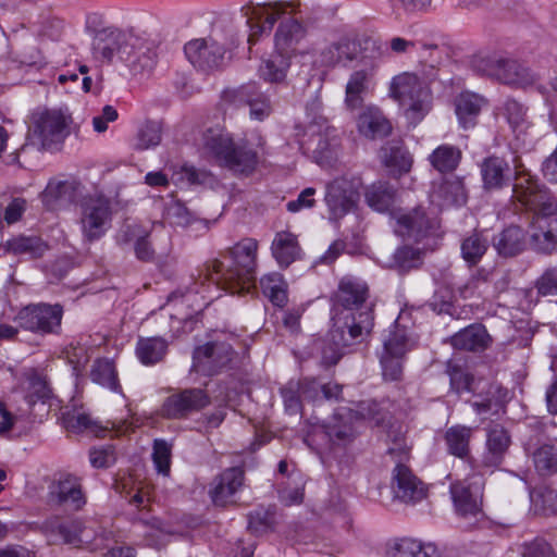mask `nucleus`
<instances>
[{
    "label": "nucleus",
    "instance_id": "f3484780",
    "mask_svg": "<svg viewBox=\"0 0 557 557\" xmlns=\"http://www.w3.org/2000/svg\"><path fill=\"white\" fill-rule=\"evenodd\" d=\"M394 219V231L405 240L420 242L438 227L437 220L429 218L421 208L396 213Z\"/></svg>",
    "mask_w": 557,
    "mask_h": 557
},
{
    "label": "nucleus",
    "instance_id": "f257e3e1",
    "mask_svg": "<svg viewBox=\"0 0 557 557\" xmlns=\"http://www.w3.org/2000/svg\"><path fill=\"white\" fill-rule=\"evenodd\" d=\"M515 168L512 197L533 212L528 231L529 247L539 253L550 255L557 250V201L521 165Z\"/></svg>",
    "mask_w": 557,
    "mask_h": 557
},
{
    "label": "nucleus",
    "instance_id": "bb28decb",
    "mask_svg": "<svg viewBox=\"0 0 557 557\" xmlns=\"http://www.w3.org/2000/svg\"><path fill=\"white\" fill-rule=\"evenodd\" d=\"M308 133L317 137L313 152L319 159H327L338 147L339 137L337 129L330 125L327 120L319 116L308 126Z\"/></svg>",
    "mask_w": 557,
    "mask_h": 557
},
{
    "label": "nucleus",
    "instance_id": "774afa93",
    "mask_svg": "<svg viewBox=\"0 0 557 557\" xmlns=\"http://www.w3.org/2000/svg\"><path fill=\"white\" fill-rule=\"evenodd\" d=\"M28 384L29 395L27 398L29 404H34L37 399L48 397L49 391L46 381L40 375L35 372L29 374Z\"/></svg>",
    "mask_w": 557,
    "mask_h": 557
},
{
    "label": "nucleus",
    "instance_id": "3c124183",
    "mask_svg": "<svg viewBox=\"0 0 557 557\" xmlns=\"http://www.w3.org/2000/svg\"><path fill=\"white\" fill-rule=\"evenodd\" d=\"M150 230L146 226L132 222L124 223L116 234V243L121 247L134 246L144 237H149Z\"/></svg>",
    "mask_w": 557,
    "mask_h": 557
},
{
    "label": "nucleus",
    "instance_id": "7ed1b4c3",
    "mask_svg": "<svg viewBox=\"0 0 557 557\" xmlns=\"http://www.w3.org/2000/svg\"><path fill=\"white\" fill-rule=\"evenodd\" d=\"M205 154L234 173L249 174L258 162L257 153L244 141H234L232 135L220 126L207 128L199 141Z\"/></svg>",
    "mask_w": 557,
    "mask_h": 557
},
{
    "label": "nucleus",
    "instance_id": "a18cd8bd",
    "mask_svg": "<svg viewBox=\"0 0 557 557\" xmlns=\"http://www.w3.org/2000/svg\"><path fill=\"white\" fill-rule=\"evenodd\" d=\"M461 159V151L450 145L438 146L429 157L434 169L441 173L454 171Z\"/></svg>",
    "mask_w": 557,
    "mask_h": 557
},
{
    "label": "nucleus",
    "instance_id": "cd10ccee",
    "mask_svg": "<svg viewBox=\"0 0 557 557\" xmlns=\"http://www.w3.org/2000/svg\"><path fill=\"white\" fill-rule=\"evenodd\" d=\"M382 163L393 176H400L411 170L413 159L400 143L385 144L380 153Z\"/></svg>",
    "mask_w": 557,
    "mask_h": 557
},
{
    "label": "nucleus",
    "instance_id": "7c9ffc66",
    "mask_svg": "<svg viewBox=\"0 0 557 557\" xmlns=\"http://www.w3.org/2000/svg\"><path fill=\"white\" fill-rule=\"evenodd\" d=\"M435 548L411 537L396 539L388 543L387 557H433Z\"/></svg>",
    "mask_w": 557,
    "mask_h": 557
},
{
    "label": "nucleus",
    "instance_id": "0e129e2a",
    "mask_svg": "<svg viewBox=\"0 0 557 557\" xmlns=\"http://www.w3.org/2000/svg\"><path fill=\"white\" fill-rule=\"evenodd\" d=\"M260 290L263 296L267 297L273 307L278 306L277 293H278V275L276 273L265 274L260 278Z\"/></svg>",
    "mask_w": 557,
    "mask_h": 557
},
{
    "label": "nucleus",
    "instance_id": "0eeeda50",
    "mask_svg": "<svg viewBox=\"0 0 557 557\" xmlns=\"http://www.w3.org/2000/svg\"><path fill=\"white\" fill-rule=\"evenodd\" d=\"M72 116L61 110H46L32 116L26 144L39 150L51 149L64 141L70 135Z\"/></svg>",
    "mask_w": 557,
    "mask_h": 557
},
{
    "label": "nucleus",
    "instance_id": "5fc2aeb1",
    "mask_svg": "<svg viewBox=\"0 0 557 557\" xmlns=\"http://www.w3.org/2000/svg\"><path fill=\"white\" fill-rule=\"evenodd\" d=\"M358 420H364L375 425H381L386 418V412L374 400H364L357 405V408L350 410Z\"/></svg>",
    "mask_w": 557,
    "mask_h": 557
},
{
    "label": "nucleus",
    "instance_id": "6e6552de",
    "mask_svg": "<svg viewBox=\"0 0 557 557\" xmlns=\"http://www.w3.org/2000/svg\"><path fill=\"white\" fill-rule=\"evenodd\" d=\"M471 66L481 75L513 87L527 88L537 81L536 75L530 69L516 60L498 54L475 55L471 61Z\"/></svg>",
    "mask_w": 557,
    "mask_h": 557
},
{
    "label": "nucleus",
    "instance_id": "338daca9",
    "mask_svg": "<svg viewBox=\"0 0 557 557\" xmlns=\"http://www.w3.org/2000/svg\"><path fill=\"white\" fill-rule=\"evenodd\" d=\"M166 218L174 224L186 226L190 223L191 216L188 209L181 202L175 201L166 207Z\"/></svg>",
    "mask_w": 557,
    "mask_h": 557
},
{
    "label": "nucleus",
    "instance_id": "dca6fc26",
    "mask_svg": "<svg viewBox=\"0 0 557 557\" xmlns=\"http://www.w3.org/2000/svg\"><path fill=\"white\" fill-rule=\"evenodd\" d=\"M298 393L295 394L292 388L283 392L285 404V411L288 414H297L300 412L301 404L300 398L304 400H321V399H335L339 398L342 386L337 383L320 384L315 380L309 381L302 385L297 384Z\"/></svg>",
    "mask_w": 557,
    "mask_h": 557
},
{
    "label": "nucleus",
    "instance_id": "6e6d98bb",
    "mask_svg": "<svg viewBox=\"0 0 557 557\" xmlns=\"http://www.w3.org/2000/svg\"><path fill=\"white\" fill-rule=\"evenodd\" d=\"M161 141V126L157 122H146L137 134L136 149L145 150L156 147Z\"/></svg>",
    "mask_w": 557,
    "mask_h": 557
},
{
    "label": "nucleus",
    "instance_id": "bf43d9fd",
    "mask_svg": "<svg viewBox=\"0 0 557 557\" xmlns=\"http://www.w3.org/2000/svg\"><path fill=\"white\" fill-rule=\"evenodd\" d=\"M275 524V512L259 509L249 515L248 528L257 534L272 529Z\"/></svg>",
    "mask_w": 557,
    "mask_h": 557
},
{
    "label": "nucleus",
    "instance_id": "09e8293b",
    "mask_svg": "<svg viewBox=\"0 0 557 557\" xmlns=\"http://www.w3.org/2000/svg\"><path fill=\"white\" fill-rule=\"evenodd\" d=\"M535 470L541 475H550L557 472V450L552 445H542L533 453Z\"/></svg>",
    "mask_w": 557,
    "mask_h": 557
},
{
    "label": "nucleus",
    "instance_id": "5701e85b",
    "mask_svg": "<svg viewBox=\"0 0 557 557\" xmlns=\"http://www.w3.org/2000/svg\"><path fill=\"white\" fill-rule=\"evenodd\" d=\"M50 497L55 504L66 506L74 511L83 509L87 503L82 479L71 473L62 475L51 485Z\"/></svg>",
    "mask_w": 557,
    "mask_h": 557
},
{
    "label": "nucleus",
    "instance_id": "c03bdc74",
    "mask_svg": "<svg viewBox=\"0 0 557 557\" xmlns=\"http://www.w3.org/2000/svg\"><path fill=\"white\" fill-rule=\"evenodd\" d=\"M91 381L112 392H121L117 372L114 363L109 359H98L94 362L90 371Z\"/></svg>",
    "mask_w": 557,
    "mask_h": 557
},
{
    "label": "nucleus",
    "instance_id": "20e7f679",
    "mask_svg": "<svg viewBox=\"0 0 557 557\" xmlns=\"http://www.w3.org/2000/svg\"><path fill=\"white\" fill-rule=\"evenodd\" d=\"M405 433L403 425H392L387 434V454L396 461L392 487L397 499L405 504L414 505L426 498L428 487L403 463L409 458L410 451Z\"/></svg>",
    "mask_w": 557,
    "mask_h": 557
},
{
    "label": "nucleus",
    "instance_id": "f704fd0d",
    "mask_svg": "<svg viewBox=\"0 0 557 557\" xmlns=\"http://www.w3.org/2000/svg\"><path fill=\"white\" fill-rule=\"evenodd\" d=\"M490 335L482 325H471L456 333L450 342L457 349L483 350L490 344Z\"/></svg>",
    "mask_w": 557,
    "mask_h": 557
},
{
    "label": "nucleus",
    "instance_id": "79ce46f5",
    "mask_svg": "<svg viewBox=\"0 0 557 557\" xmlns=\"http://www.w3.org/2000/svg\"><path fill=\"white\" fill-rule=\"evenodd\" d=\"M168 350V343L161 337L139 338L136 345V355L144 364H154L163 359Z\"/></svg>",
    "mask_w": 557,
    "mask_h": 557
},
{
    "label": "nucleus",
    "instance_id": "9d476101",
    "mask_svg": "<svg viewBox=\"0 0 557 557\" xmlns=\"http://www.w3.org/2000/svg\"><path fill=\"white\" fill-rule=\"evenodd\" d=\"M112 220L111 201L103 196L86 197L81 202L79 224L87 242L99 239L109 230Z\"/></svg>",
    "mask_w": 557,
    "mask_h": 557
},
{
    "label": "nucleus",
    "instance_id": "b1692460",
    "mask_svg": "<svg viewBox=\"0 0 557 557\" xmlns=\"http://www.w3.org/2000/svg\"><path fill=\"white\" fill-rule=\"evenodd\" d=\"M374 86V66H363L354 71L345 86L344 104L347 110L355 111L362 108L367 96Z\"/></svg>",
    "mask_w": 557,
    "mask_h": 557
},
{
    "label": "nucleus",
    "instance_id": "4be33fe9",
    "mask_svg": "<svg viewBox=\"0 0 557 557\" xmlns=\"http://www.w3.org/2000/svg\"><path fill=\"white\" fill-rule=\"evenodd\" d=\"M223 99L235 108L249 107V114L252 120L263 121L271 113L268 98L258 90L255 84H247L237 89L226 90Z\"/></svg>",
    "mask_w": 557,
    "mask_h": 557
},
{
    "label": "nucleus",
    "instance_id": "aec40b11",
    "mask_svg": "<svg viewBox=\"0 0 557 557\" xmlns=\"http://www.w3.org/2000/svg\"><path fill=\"white\" fill-rule=\"evenodd\" d=\"M137 42L138 38L120 30L103 29L94 38V57L110 62L116 55L123 62V55L128 54V48L135 49Z\"/></svg>",
    "mask_w": 557,
    "mask_h": 557
},
{
    "label": "nucleus",
    "instance_id": "de8ad7c7",
    "mask_svg": "<svg viewBox=\"0 0 557 557\" xmlns=\"http://www.w3.org/2000/svg\"><path fill=\"white\" fill-rule=\"evenodd\" d=\"M57 531L63 542L67 544L79 545L89 543L92 539V535L87 532V528L81 519L59 523Z\"/></svg>",
    "mask_w": 557,
    "mask_h": 557
},
{
    "label": "nucleus",
    "instance_id": "c9c22d12",
    "mask_svg": "<svg viewBox=\"0 0 557 557\" xmlns=\"http://www.w3.org/2000/svg\"><path fill=\"white\" fill-rule=\"evenodd\" d=\"M485 100L470 92L461 94L456 99V114L460 125L465 128H471L476 124V117L480 114Z\"/></svg>",
    "mask_w": 557,
    "mask_h": 557
},
{
    "label": "nucleus",
    "instance_id": "72a5a7b5",
    "mask_svg": "<svg viewBox=\"0 0 557 557\" xmlns=\"http://www.w3.org/2000/svg\"><path fill=\"white\" fill-rule=\"evenodd\" d=\"M473 435V429L462 424H456L448 428L444 440L447 450L450 455L467 459L470 455V442Z\"/></svg>",
    "mask_w": 557,
    "mask_h": 557
},
{
    "label": "nucleus",
    "instance_id": "c756f323",
    "mask_svg": "<svg viewBox=\"0 0 557 557\" xmlns=\"http://www.w3.org/2000/svg\"><path fill=\"white\" fill-rule=\"evenodd\" d=\"M499 255L513 257L522 252L529 246L527 233L517 225L505 228L494 242Z\"/></svg>",
    "mask_w": 557,
    "mask_h": 557
},
{
    "label": "nucleus",
    "instance_id": "4c0bfd02",
    "mask_svg": "<svg viewBox=\"0 0 557 557\" xmlns=\"http://www.w3.org/2000/svg\"><path fill=\"white\" fill-rule=\"evenodd\" d=\"M366 202L377 212H386L394 205L396 190L386 182H375L364 191Z\"/></svg>",
    "mask_w": 557,
    "mask_h": 557
},
{
    "label": "nucleus",
    "instance_id": "393cba45",
    "mask_svg": "<svg viewBox=\"0 0 557 557\" xmlns=\"http://www.w3.org/2000/svg\"><path fill=\"white\" fill-rule=\"evenodd\" d=\"M357 129L368 139H377L391 134L392 124L380 108L368 106L357 117Z\"/></svg>",
    "mask_w": 557,
    "mask_h": 557
},
{
    "label": "nucleus",
    "instance_id": "13d9d810",
    "mask_svg": "<svg viewBox=\"0 0 557 557\" xmlns=\"http://www.w3.org/2000/svg\"><path fill=\"white\" fill-rule=\"evenodd\" d=\"M152 459L158 472L168 475L171 467V445L163 440H156Z\"/></svg>",
    "mask_w": 557,
    "mask_h": 557
},
{
    "label": "nucleus",
    "instance_id": "412c9836",
    "mask_svg": "<svg viewBox=\"0 0 557 557\" xmlns=\"http://www.w3.org/2000/svg\"><path fill=\"white\" fill-rule=\"evenodd\" d=\"M243 12L249 27L247 41L251 46L271 34L278 17V3L249 5L244 8Z\"/></svg>",
    "mask_w": 557,
    "mask_h": 557
},
{
    "label": "nucleus",
    "instance_id": "2eb2a0df",
    "mask_svg": "<svg viewBox=\"0 0 557 557\" xmlns=\"http://www.w3.org/2000/svg\"><path fill=\"white\" fill-rule=\"evenodd\" d=\"M234 357L233 347L225 342H211L195 349L193 370L205 375H214L226 369Z\"/></svg>",
    "mask_w": 557,
    "mask_h": 557
},
{
    "label": "nucleus",
    "instance_id": "69168bd1",
    "mask_svg": "<svg viewBox=\"0 0 557 557\" xmlns=\"http://www.w3.org/2000/svg\"><path fill=\"white\" fill-rule=\"evenodd\" d=\"M522 557H557L550 545L542 540L536 539L528 543L523 547Z\"/></svg>",
    "mask_w": 557,
    "mask_h": 557
},
{
    "label": "nucleus",
    "instance_id": "e2e57ef3",
    "mask_svg": "<svg viewBox=\"0 0 557 557\" xmlns=\"http://www.w3.org/2000/svg\"><path fill=\"white\" fill-rule=\"evenodd\" d=\"M541 296H557V268H547L535 282Z\"/></svg>",
    "mask_w": 557,
    "mask_h": 557
},
{
    "label": "nucleus",
    "instance_id": "473e14b6",
    "mask_svg": "<svg viewBox=\"0 0 557 557\" xmlns=\"http://www.w3.org/2000/svg\"><path fill=\"white\" fill-rule=\"evenodd\" d=\"M416 346L411 333L407 327L396 321L388 331L383 341V351L389 352L396 357H405Z\"/></svg>",
    "mask_w": 557,
    "mask_h": 557
},
{
    "label": "nucleus",
    "instance_id": "8fccbe9b",
    "mask_svg": "<svg viewBox=\"0 0 557 557\" xmlns=\"http://www.w3.org/2000/svg\"><path fill=\"white\" fill-rule=\"evenodd\" d=\"M504 112L512 131L517 133L519 138L527 133L529 127L525 121V110L521 103L516 100L509 99L504 104Z\"/></svg>",
    "mask_w": 557,
    "mask_h": 557
},
{
    "label": "nucleus",
    "instance_id": "6ab92c4d",
    "mask_svg": "<svg viewBox=\"0 0 557 557\" xmlns=\"http://www.w3.org/2000/svg\"><path fill=\"white\" fill-rule=\"evenodd\" d=\"M449 492L459 517L478 519L482 515V490L479 482L456 481L450 484Z\"/></svg>",
    "mask_w": 557,
    "mask_h": 557
},
{
    "label": "nucleus",
    "instance_id": "39448f33",
    "mask_svg": "<svg viewBox=\"0 0 557 557\" xmlns=\"http://www.w3.org/2000/svg\"><path fill=\"white\" fill-rule=\"evenodd\" d=\"M355 319L348 314L332 318V327L320 344L322 362L325 366L336 364L344 352V348L354 343L362 342L370 334L373 327V318L369 312H362L358 322Z\"/></svg>",
    "mask_w": 557,
    "mask_h": 557
},
{
    "label": "nucleus",
    "instance_id": "a878e982",
    "mask_svg": "<svg viewBox=\"0 0 557 557\" xmlns=\"http://www.w3.org/2000/svg\"><path fill=\"white\" fill-rule=\"evenodd\" d=\"M244 482V470L232 467L224 470L211 483L210 496L218 506H224L230 498L240 488Z\"/></svg>",
    "mask_w": 557,
    "mask_h": 557
},
{
    "label": "nucleus",
    "instance_id": "e433bc0d",
    "mask_svg": "<svg viewBox=\"0 0 557 557\" xmlns=\"http://www.w3.org/2000/svg\"><path fill=\"white\" fill-rule=\"evenodd\" d=\"M75 198V186L67 181H51L42 193V202L48 209L55 210Z\"/></svg>",
    "mask_w": 557,
    "mask_h": 557
},
{
    "label": "nucleus",
    "instance_id": "f03ea898",
    "mask_svg": "<svg viewBox=\"0 0 557 557\" xmlns=\"http://www.w3.org/2000/svg\"><path fill=\"white\" fill-rule=\"evenodd\" d=\"M257 250L256 239L239 240L228 249L222 260L215 259L199 271L200 283L211 281L231 294L248 293L255 286Z\"/></svg>",
    "mask_w": 557,
    "mask_h": 557
},
{
    "label": "nucleus",
    "instance_id": "c85d7f7f",
    "mask_svg": "<svg viewBox=\"0 0 557 557\" xmlns=\"http://www.w3.org/2000/svg\"><path fill=\"white\" fill-rule=\"evenodd\" d=\"M359 53V46L355 40L341 38L331 44L321 52V63L325 66H335L337 64L346 65L354 61Z\"/></svg>",
    "mask_w": 557,
    "mask_h": 557
},
{
    "label": "nucleus",
    "instance_id": "37998d69",
    "mask_svg": "<svg viewBox=\"0 0 557 557\" xmlns=\"http://www.w3.org/2000/svg\"><path fill=\"white\" fill-rule=\"evenodd\" d=\"M511 443L510 435L507 430L495 424L487 429L486 447L488 450V458L493 463H498L507 451Z\"/></svg>",
    "mask_w": 557,
    "mask_h": 557
},
{
    "label": "nucleus",
    "instance_id": "4468645a",
    "mask_svg": "<svg viewBox=\"0 0 557 557\" xmlns=\"http://www.w3.org/2000/svg\"><path fill=\"white\" fill-rule=\"evenodd\" d=\"M368 297V286L366 283L355 280L352 277H344L338 286L336 293L337 305L342 308H336L333 318H339L344 314L351 315L358 322L359 315L362 312H369L372 315V309L366 305Z\"/></svg>",
    "mask_w": 557,
    "mask_h": 557
},
{
    "label": "nucleus",
    "instance_id": "680f3d73",
    "mask_svg": "<svg viewBox=\"0 0 557 557\" xmlns=\"http://www.w3.org/2000/svg\"><path fill=\"white\" fill-rule=\"evenodd\" d=\"M389 48L396 54L416 53L420 50L436 51V47L432 44H423L418 41L408 40L403 37H393L389 40Z\"/></svg>",
    "mask_w": 557,
    "mask_h": 557
},
{
    "label": "nucleus",
    "instance_id": "864d4df0",
    "mask_svg": "<svg viewBox=\"0 0 557 557\" xmlns=\"http://www.w3.org/2000/svg\"><path fill=\"white\" fill-rule=\"evenodd\" d=\"M304 256L297 237L292 233H281V268L288 267Z\"/></svg>",
    "mask_w": 557,
    "mask_h": 557
},
{
    "label": "nucleus",
    "instance_id": "052dcab7",
    "mask_svg": "<svg viewBox=\"0 0 557 557\" xmlns=\"http://www.w3.org/2000/svg\"><path fill=\"white\" fill-rule=\"evenodd\" d=\"M89 461L94 468H109L116 461V455L112 445L95 447L89 450Z\"/></svg>",
    "mask_w": 557,
    "mask_h": 557
},
{
    "label": "nucleus",
    "instance_id": "ddd939ff",
    "mask_svg": "<svg viewBox=\"0 0 557 557\" xmlns=\"http://www.w3.org/2000/svg\"><path fill=\"white\" fill-rule=\"evenodd\" d=\"M184 52L188 61L203 72L220 70L228 60L224 46L213 38L190 40L185 45Z\"/></svg>",
    "mask_w": 557,
    "mask_h": 557
},
{
    "label": "nucleus",
    "instance_id": "2f4dec72",
    "mask_svg": "<svg viewBox=\"0 0 557 557\" xmlns=\"http://www.w3.org/2000/svg\"><path fill=\"white\" fill-rule=\"evenodd\" d=\"M509 165L498 157H488L481 163V175L485 189H498L508 181Z\"/></svg>",
    "mask_w": 557,
    "mask_h": 557
},
{
    "label": "nucleus",
    "instance_id": "ea45409f",
    "mask_svg": "<svg viewBox=\"0 0 557 557\" xmlns=\"http://www.w3.org/2000/svg\"><path fill=\"white\" fill-rule=\"evenodd\" d=\"M157 54L153 49L138 39L135 49L128 48V54L123 55V62L134 74L149 72L156 64Z\"/></svg>",
    "mask_w": 557,
    "mask_h": 557
},
{
    "label": "nucleus",
    "instance_id": "a211bd4d",
    "mask_svg": "<svg viewBox=\"0 0 557 557\" xmlns=\"http://www.w3.org/2000/svg\"><path fill=\"white\" fill-rule=\"evenodd\" d=\"M359 182L334 180L326 186L325 202L333 218L339 219L351 211L359 199Z\"/></svg>",
    "mask_w": 557,
    "mask_h": 557
},
{
    "label": "nucleus",
    "instance_id": "4d7b16f0",
    "mask_svg": "<svg viewBox=\"0 0 557 557\" xmlns=\"http://www.w3.org/2000/svg\"><path fill=\"white\" fill-rule=\"evenodd\" d=\"M405 357H396L382 351L380 361L384 380L398 381L403 375V360Z\"/></svg>",
    "mask_w": 557,
    "mask_h": 557
},
{
    "label": "nucleus",
    "instance_id": "1a4fd4ad",
    "mask_svg": "<svg viewBox=\"0 0 557 557\" xmlns=\"http://www.w3.org/2000/svg\"><path fill=\"white\" fill-rule=\"evenodd\" d=\"M63 318L61 305L32 304L22 308L15 321L20 327L39 335L59 334Z\"/></svg>",
    "mask_w": 557,
    "mask_h": 557
},
{
    "label": "nucleus",
    "instance_id": "a19ab883",
    "mask_svg": "<svg viewBox=\"0 0 557 557\" xmlns=\"http://www.w3.org/2000/svg\"><path fill=\"white\" fill-rule=\"evenodd\" d=\"M3 248L15 256L41 257L47 250V245L38 237L17 236L7 240Z\"/></svg>",
    "mask_w": 557,
    "mask_h": 557
},
{
    "label": "nucleus",
    "instance_id": "423d86ee",
    "mask_svg": "<svg viewBox=\"0 0 557 557\" xmlns=\"http://www.w3.org/2000/svg\"><path fill=\"white\" fill-rule=\"evenodd\" d=\"M389 96L405 109L406 117L413 124L419 123L431 109V91L420 78L410 72L393 77Z\"/></svg>",
    "mask_w": 557,
    "mask_h": 557
},
{
    "label": "nucleus",
    "instance_id": "9b49d317",
    "mask_svg": "<svg viewBox=\"0 0 557 557\" xmlns=\"http://www.w3.org/2000/svg\"><path fill=\"white\" fill-rule=\"evenodd\" d=\"M298 0H281V59L295 55L297 45L306 36L304 16Z\"/></svg>",
    "mask_w": 557,
    "mask_h": 557
},
{
    "label": "nucleus",
    "instance_id": "58836bf2",
    "mask_svg": "<svg viewBox=\"0 0 557 557\" xmlns=\"http://www.w3.org/2000/svg\"><path fill=\"white\" fill-rule=\"evenodd\" d=\"M432 200L441 206H461L467 196L463 184L458 178L443 181L432 193Z\"/></svg>",
    "mask_w": 557,
    "mask_h": 557
},
{
    "label": "nucleus",
    "instance_id": "603ef678",
    "mask_svg": "<svg viewBox=\"0 0 557 557\" xmlns=\"http://www.w3.org/2000/svg\"><path fill=\"white\" fill-rule=\"evenodd\" d=\"M66 428L73 432H89L97 437L104 436L107 429L86 413H77L65 419Z\"/></svg>",
    "mask_w": 557,
    "mask_h": 557
},
{
    "label": "nucleus",
    "instance_id": "f8f14e48",
    "mask_svg": "<svg viewBox=\"0 0 557 557\" xmlns=\"http://www.w3.org/2000/svg\"><path fill=\"white\" fill-rule=\"evenodd\" d=\"M210 405V396L202 388H185L169 395L160 414L166 419H186Z\"/></svg>",
    "mask_w": 557,
    "mask_h": 557
},
{
    "label": "nucleus",
    "instance_id": "49530a36",
    "mask_svg": "<svg viewBox=\"0 0 557 557\" xmlns=\"http://www.w3.org/2000/svg\"><path fill=\"white\" fill-rule=\"evenodd\" d=\"M488 240L480 233H473L462 239L460 245L461 257L470 265H475L485 255Z\"/></svg>",
    "mask_w": 557,
    "mask_h": 557
}]
</instances>
